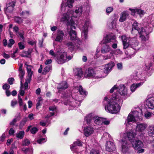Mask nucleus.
Returning a JSON list of instances; mask_svg holds the SVG:
<instances>
[{"label": "nucleus", "mask_w": 154, "mask_h": 154, "mask_svg": "<svg viewBox=\"0 0 154 154\" xmlns=\"http://www.w3.org/2000/svg\"><path fill=\"white\" fill-rule=\"evenodd\" d=\"M47 139L45 138H41L37 140L38 143L39 144H42L45 142Z\"/></svg>", "instance_id": "nucleus-57"}, {"label": "nucleus", "mask_w": 154, "mask_h": 154, "mask_svg": "<svg viewBox=\"0 0 154 154\" xmlns=\"http://www.w3.org/2000/svg\"><path fill=\"white\" fill-rule=\"evenodd\" d=\"M14 20L18 24L22 23L23 21V20L21 17H15Z\"/></svg>", "instance_id": "nucleus-41"}, {"label": "nucleus", "mask_w": 154, "mask_h": 154, "mask_svg": "<svg viewBox=\"0 0 154 154\" xmlns=\"http://www.w3.org/2000/svg\"><path fill=\"white\" fill-rule=\"evenodd\" d=\"M38 130L37 128L34 127L31 128L30 131L32 134H35L38 131Z\"/></svg>", "instance_id": "nucleus-50"}, {"label": "nucleus", "mask_w": 154, "mask_h": 154, "mask_svg": "<svg viewBox=\"0 0 154 154\" xmlns=\"http://www.w3.org/2000/svg\"><path fill=\"white\" fill-rule=\"evenodd\" d=\"M85 120L88 125H95L94 124L100 126L102 124V118L97 116H93L91 114L87 115L85 118Z\"/></svg>", "instance_id": "nucleus-7"}, {"label": "nucleus", "mask_w": 154, "mask_h": 154, "mask_svg": "<svg viewBox=\"0 0 154 154\" xmlns=\"http://www.w3.org/2000/svg\"><path fill=\"white\" fill-rule=\"evenodd\" d=\"M10 85L8 84H4L3 86V88L4 89L8 90L10 88Z\"/></svg>", "instance_id": "nucleus-63"}, {"label": "nucleus", "mask_w": 154, "mask_h": 154, "mask_svg": "<svg viewBox=\"0 0 154 154\" xmlns=\"http://www.w3.org/2000/svg\"><path fill=\"white\" fill-rule=\"evenodd\" d=\"M122 152L123 153L128 152L130 147V143L127 141L122 140Z\"/></svg>", "instance_id": "nucleus-14"}, {"label": "nucleus", "mask_w": 154, "mask_h": 154, "mask_svg": "<svg viewBox=\"0 0 154 154\" xmlns=\"http://www.w3.org/2000/svg\"><path fill=\"white\" fill-rule=\"evenodd\" d=\"M17 103V102L16 100H12L11 102V105L12 107H14L15 105Z\"/></svg>", "instance_id": "nucleus-60"}, {"label": "nucleus", "mask_w": 154, "mask_h": 154, "mask_svg": "<svg viewBox=\"0 0 154 154\" xmlns=\"http://www.w3.org/2000/svg\"><path fill=\"white\" fill-rule=\"evenodd\" d=\"M52 67L50 66H46L42 72L44 74H46L47 73L49 72L51 69Z\"/></svg>", "instance_id": "nucleus-38"}, {"label": "nucleus", "mask_w": 154, "mask_h": 154, "mask_svg": "<svg viewBox=\"0 0 154 154\" xmlns=\"http://www.w3.org/2000/svg\"><path fill=\"white\" fill-rule=\"evenodd\" d=\"M117 67L119 69L121 70L122 68V63H119L117 65Z\"/></svg>", "instance_id": "nucleus-64"}, {"label": "nucleus", "mask_w": 154, "mask_h": 154, "mask_svg": "<svg viewBox=\"0 0 154 154\" xmlns=\"http://www.w3.org/2000/svg\"><path fill=\"white\" fill-rule=\"evenodd\" d=\"M118 88L116 85H115L110 90V92L111 93L113 92L114 91H118Z\"/></svg>", "instance_id": "nucleus-53"}, {"label": "nucleus", "mask_w": 154, "mask_h": 154, "mask_svg": "<svg viewBox=\"0 0 154 154\" xmlns=\"http://www.w3.org/2000/svg\"><path fill=\"white\" fill-rule=\"evenodd\" d=\"M146 104L149 108L154 109V94L150 95L148 96Z\"/></svg>", "instance_id": "nucleus-13"}, {"label": "nucleus", "mask_w": 154, "mask_h": 154, "mask_svg": "<svg viewBox=\"0 0 154 154\" xmlns=\"http://www.w3.org/2000/svg\"><path fill=\"white\" fill-rule=\"evenodd\" d=\"M122 102L121 97L114 93L110 98L105 97L103 103L106 112L115 114L120 111L119 104Z\"/></svg>", "instance_id": "nucleus-2"}, {"label": "nucleus", "mask_w": 154, "mask_h": 154, "mask_svg": "<svg viewBox=\"0 0 154 154\" xmlns=\"http://www.w3.org/2000/svg\"><path fill=\"white\" fill-rule=\"evenodd\" d=\"M30 143L29 140L27 139H24L23 141L22 145L23 146H27Z\"/></svg>", "instance_id": "nucleus-46"}, {"label": "nucleus", "mask_w": 154, "mask_h": 154, "mask_svg": "<svg viewBox=\"0 0 154 154\" xmlns=\"http://www.w3.org/2000/svg\"><path fill=\"white\" fill-rule=\"evenodd\" d=\"M117 19L115 18L111 22L109 25V27L111 28L115 29L116 27V21Z\"/></svg>", "instance_id": "nucleus-35"}, {"label": "nucleus", "mask_w": 154, "mask_h": 154, "mask_svg": "<svg viewBox=\"0 0 154 154\" xmlns=\"http://www.w3.org/2000/svg\"><path fill=\"white\" fill-rule=\"evenodd\" d=\"M56 107L55 106H50L49 107V109L50 111H52L53 112H50V114L48 115H47L45 117V118H48L53 116L54 114V112L56 110Z\"/></svg>", "instance_id": "nucleus-31"}, {"label": "nucleus", "mask_w": 154, "mask_h": 154, "mask_svg": "<svg viewBox=\"0 0 154 154\" xmlns=\"http://www.w3.org/2000/svg\"><path fill=\"white\" fill-rule=\"evenodd\" d=\"M14 43L15 41L13 39H10L9 41V43L8 45V46L9 48H11Z\"/></svg>", "instance_id": "nucleus-45"}, {"label": "nucleus", "mask_w": 154, "mask_h": 154, "mask_svg": "<svg viewBox=\"0 0 154 154\" xmlns=\"http://www.w3.org/2000/svg\"><path fill=\"white\" fill-rule=\"evenodd\" d=\"M118 92L120 94L119 95L118 94L119 96L121 97V95L125 96L127 95V89L123 85H121L119 86L118 88Z\"/></svg>", "instance_id": "nucleus-16"}, {"label": "nucleus", "mask_w": 154, "mask_h": 154, "mask_svg": "<svg viewBox=\"0 0 154 154\" xmlns=\"http://www.w3.org/2000/svg\"><path fill=\"white\" fill-rule=\"evenodd\" d=\"M130 113H131L136 119H137L141 116V111L140 108H137L132 111Z\"/></svg>", "instance_id": "nucleus-26"}, {"label": "nucleus", "mask_w": 154, "mask_h": 154, "mask_svg": "<svg viewBox=\"0 0 154 154\" xmlns=\"http://www.w3.org/2000/svg\"><path fill=\"white\" fill-rule=\"evenodd\" d=\"M65 33L64 31L59 29L57 31L55 41L61 43L64 39Z\"/></svg>", "instance_id": "nucleus-11"}, {"label": "nucleus", "mask_w": 154, "mask_h": 154, "mask_svg": "<svg viewBox=\"0 0 154 154\" xmlns=\"http://www.w3.org/2000/svg\"><path fill=\"white\" fill-rule=\"evenodd\" d=\"M136 133L133 130L128 131L126 134L122 133L121 135V137H122L127 136L134 149L137 151V153H140L143 152L144 151V149L142 148L143 146V143L140 140L136 139Z\"/></svg>", "instance_id": "nucleus-3"}, {"label": "nucleus", "mask_w": 154, "mask_h": 154, "mask_svg": "<svg viewBox=\"0 0 154 154\" xmlns=\"http://www.w3.org/2000/svg\"><path fill=\"white\" fill-rule=\"evenodd\" d=\"M129 15V13L127 11H125L122 12L120 14V16L119 19V21L121 22H123L127 19Z\"/></svg>", "instance_id": "nucleus-24"}, {"label": "nucleus", "mask_w": 154, "mask_h": 154, "mask_svg": "<svg viewBox=\"0 0 154 154\" xmlns=\"http://www.w3.org/2000/svg\"><path fill=\"white\" fill-rule=\"evenodd\" d=\"M134 79L137 80H144L145 76L143 73H140L139 72H136L134 73Z\"/></svg>", "instance_id": "nucleus-27"}, {"label": "nucleus", "mask_w": 154, "mask_h": 154, "mask_svg": "<svg viewBox=\"0 0 154 154\" xmlns=\"http://www.w3.org/2000/svg\"><path fill=\"white\" fill-rule=\"evenodd\" d=\"M110 53L109 54L104 56L103 59L104 60H107L110 59L113 56V51H111L109 52Z\"/></svg>", "instance_id": "nucleus-43"}, {"label": "nucleus", "mask_w": 154, "mask_h": 154, "mask_svg": "<svg viewBox=\"0 0 154 154\" xmlns=\"http://www.w3.org/2000/svg\"><path fill=\"white\" fill-rule=\"evenodd\" d=\"M68 87V85L67 82H63L59 85L57 86V89L59 91H62L66 89Z\"/></svg>", "instance_id": "nucleus-29"}, {"label": "nucleus", "mask_w": 154, "mask_h": 154, "mask_svg": "<svg viewBox=\"0 0 154 154\" xmlns=\"http://www.w3.org/2000/svg\"><path fill=\"white\" fill-rule=\"evenodd\" d=\"M95 73L94 69L91 68L87 70L85 73V76L88 78H92L95 77Z\"/></svg>", "instance_id": "nucleus-25"}, {"label": "nucleus", "mask_w": 154, "mask_h": 154, "mask_svg": "<svg viewBox=\"0 0 154 154\" xmlns=\"http://www.w3.org/2000/svg\"><path fill=\"white\" fill-rule=\"evenodd\" d=\"M72 57L70 56H67L66 52L63 53L59 57H57V61L59 64H63L68 61L72 58Z\"/></svg>", "instance_id": "nucleus-10"}, {"label": "nucleus", "mask_w": 154, "mask_h": 154, "mask_svg": "<svg viewBox=\"0 0 154 154\" xmlns=\"http://www.w3.org/2000/svg\"><path fill=\"white\" fill-rule=\"evenodd\" d=\"M129 10L131 11V14L133 15H134L137 12V8L136 9H131L130 8Z\"/></svg>", "instance_id": "nucleus-62"}, {"label": "nucleus", "mask_w": 154, "mask_h": 154, "mask_svg": "<svg viewBox=\"0 0 154 154\" xmlns=\"http://www.w3.org/2000/svg\"><path fill=\"white\" fill-rule=\"evenodd\" d=\"M102 124L103 123L105 125H108L109 124L110 121L106 119L102 118Z\"/></svg>", "instance_id": "nucleus-47"}, {"label": "nucleus", "mask_w": 154, "mask_h": 154, "mask_svg": "<svg viewBox=\"0 0 154 154\" xmlns=\"http://www.w3.org/2000/svg\"><path fill=\"white\" fill-rule=\"evenodd\" d=\"M147 127V125L144 123H137L136 127V131H134L136 132V131L140 133H143L145 131ZM136 133V132H135Z\"/></svg>", "instance_id": "nucleus-15"}, {"label": "nucleus", "mask_w": 154, "mask_h": 154, "mask_svg": "<svg viewBox=\"0 0 154 154\" xmlns=\"http://www.w3.org/2000/svg\"><path fill=\"white\" fill-rule=\"evenodd\" d=\"M114 66V63L112 62H111L105 66L104 68V72L105 74H108L111 70L113 67Z\"/></svg>", "instance_id": "nucleus-23"}, {"label": "nucleus", "mask_w": 154, "mask_h": 154, "mask_svg": "<svg viewBox=\"0 0 154 154\" xmlns=\"http://www.w3.org/2000/svg\"><path fill=\"white\" fill-rule=\"evenodd\" d=\"M75 75L80 79L83 76V72L81 68H76L74 70Z\"/></svg>", "instance_id": "nucleus-28"}, {"label": "nucleus", "mask_w": 154, "mask_h": 154, "mask_svg": "<svg viewBox=\"0 0 154 154\" xmlns=\"http://www.w3.org/2000/svg\"><path fill=\"white\" fill-rule=\"evenodd\" d=\"M152 32L151 27H141L140 24L138 23L135 21L132 24V30L131 33L132 34L138 32L140 35L141 40L143 41H146L148 39V35Z\"/></svg>", "instance_id": "nucleus-4"}, {"label": "nucleus", "mask_w": 154, "mask_h": 154, "mask_svg": "<svg viewBox=\"0 0 154 154\" xmlns=\"http://www.w3.org/2000/svg\"><path fill=\"white\" fill-rule=\"evenodd\" d=\"M29 12L26 11H23L20 14V16L24 17H27L29 15Z\"/></svg>", "instance_id": "nucleus-36"}, {"label": "nucleus", "mask_w": 154, "mask_h": 154, "mask_svg": "<svg viewBox=\"0 0 154 154\" xmlns=\"http://www.w3.org/2000/svg\"><path fill=\"white\" fill-rule=\"evenodd\" d=\"M27 120V118H25L21 121L19 125L20 128V129H22V127L26 124Z\"/></svg>", "instance_id": "nucleus-40"}, {"label": "nucleus", "mask_w": 154, "mask_h": 154, "mask_svg": "<svg viewBox=\"0 0 154 154\" xmlns=\"http://www.w3.org/2000/svg\"><path fill=\"white\" fill-rule=\"evenodd\" d=\"M74 1L75 0H67L66 2H63L61 5V9L63 10V7H68L69 8H72L73 6V4Z\"/></svg>", "instance_id": "nucleus-19"}, {"label": "nucleus", "mask_w": 154, "mask_h": 154, "mask_svg": "<svg viewBox=\"0 0 154 154\" xmlns=\"http://www.w3.org/2000/svg\"><path fill=\"white\" fill-rule=\"evenodd\" d=\"M121 38L124 49H126L129 46L131 47L135 51L138 50L140 49V45L139 42L135 38H130L125 35H122Z\"/></svg>", "instance_id": "nucleus-5"}, {"label": "nucleus", "mask_w": 154, "mask_h": 154, "mask_svg": "<svg viewBox=\"0 0 154 154\" xmlns=\"http://www.w3.org/2000/svg\"><path fill=\"white\" fill-rule=\"evenodd\" d=\"M90 23V20L89 19H86L85 21V24L81 29V36L82 38L85 39L87 37L88 27Z\"/></svg>", "instance_id": "nucleus-8"}, {"label": "nucleus", "mask_w": 154, "mask_h": 154, "mask_svg": "<svg viewBox=\"0 0 154 154\" xmlns=\"http://www.w3.org/2000/svg\"><path fill=\"white\" fill-rule=\"evenodd\" d=\"M18 102L20 106H21L23 105L22 99L21 98L20 96L19 95L18 96Z\"/></svg>", "instance_id": "nucleus-55"}, {"label": "nucleus", "mask_w": 154, "mask_h": 154, "mask_svg": "<svg viewBox=\"0 0 154 154\" xmlns=\"http://www.w3.org/2000/svg\"><path fill=\"white\" fill-rule=\"evenodd\" d=\"M116 149L114 143L111 141H107L106 145V150L109 152L114 151Z\"/></svg>", "instance_id": "nucleus-17"}, {"label": "nucleus", "mask_w": 154, "mask_h": 154, "mask_svg": "<svg viewBox=\"0 0 154 154\" xmlns=\"http://www.w3.org/2000/svg\"><path fill=\"white\" fill-rule=\"evenodd\" d=\"M94 131L93 128L90 126L86 127L84 130V134L86 137L91 135L93 134Z\"/></svg>", "instance_id": "nucleus-21"}, {"label": "nucleus", "mask_w": 154, "mask_h": 154, "mask_svg": "<svg viewBox=\"0 0 154 154\" xmlns=\"http://www.w3.org/2000/svg\"><path fill=\"white\" fill-rule=\"evenodd\" d=\"M113 10V8L112 7H109L106 8V12L107 13H109Z\"/></svg>", "instance_id": "nucleus-59"}, {"label": "nucleus", "mask_w": 154, "mask_h": 154, "mask_svg": "<svg viewBox=\"0 0 154 154\" xmlns=\"http://www.w3.org/2000/svg\"><path fill=\"white\" fill-rule=\"evenodd\" d=\"M38 101L36 104V107L41 105L42 103V99L41 97H38Z\"/></svg>", "instance_id": "nucleus-54"}, {"label": "nucleus", "mask_w": 154, "mask_h": 154, "mask_svg": "<svg viewBox=\"0 0 154 154\" xmlns=\"http://www.w3.org/2000/svg\"><path fill=\"white\" fill-rule=\"evenodd\" d=\"M15 4V1H10L6 5L5 11V13L7 14L12 13L14 10Z\"/></svg>", "instance_id": "nucleus-12"}, {"label": "nucleus", "mask_w": 154, "mask_h": 154, "mask_svg": "<svg viewBox=\"0 0 154 154\" xmlns=\"http://www.w3.org/2000/svg\"><path fill=\"white\" fill-rule=\"evenodd\" d=\"M148 26H146L145 27H151L152 29V27H154V21L152 20L151 23H150L149 24L148 23Z\"/></svg>", "instance_id": "nucleus-58"}, {"label": "nucleus", "mask_w": 154, "mask_h": 154, "mask_svg": "<svg viewBox=\"0 0 154 154\" xmlns=\"http://www.w3.org/2000/svg\"><path fill=\"white\" fill-rule=\"evenodd\" d=\"M152 65V63L151 62L146 63L143 66V69L147 71L150 69Z\"/></svg>", "instance_id": "nucleus-34"}, {"label": "nucleus", "mask_w": 154, "mask_h": 154, "mask_svg": "<svg viewBox=\"0 0 154 154\" xmlns=\"http://www.w3.org/2000/svg\"><path fill=\"white\" fill-rule=\"evenodd\" d=\"M99 151L97 149H93L90 152V154H99Z\"/></svg>", "instance_id": "nucleus-52"}, {"label": "nucleus", "mask_w": 154, "mask_h": 154, "mask_svg": "<svg viewBox=\"0 0 154 154\" xmlns=\"http://www.w3.org/2000/svg\"><path fill=\"white\" fill-rule=\"evenodd\" d=\"M137 12L140 16L141 15H144L145 13V12L144 11L138 8H137Z\"/></svg>", "instance_id": "nucleus-48"}, {"label": "nucleus", "mask_w": 154, "mask_h": 154, "mask_svg": "<svg viewBox=\"0 0 154 154\" xmlns=\"http://www.w3.org/2000/svg\"><path fill=\"white\" fill-rule=\"evenodd\" d=\"M79 91L81 94L86 95L87 92L85 90H84L82 87V86L80 85L79 87Z\"/></svg>", "instance_id": "nucleus-39"}, {"label": "nucleus", "mask_w": 154, "mask_h": 154, "mask_svg": "<svg viewBox=\"0 0 154 154\" xmlns=\"http://www.w3.org/2000/svg\"><path fill=\"white\" fill-rule=\"evenodd\" d=\"M143 84V82H140L137 83H134L131 86L130 89L132 92L135 91L137 88L141 86Z\"/></svg>", "instance_id": "nucleus-30"}, {"label": "nucleus", "mask_w": 154, "mask_h": 154, "mask_svg": "<svg viewBox=\"0 0 154 154\" xmlns=\"http://www.w3.org/2000/svg\"><path fill=\"white\" fill-rule=\"evenodd\" d=\"M19 48L20 50L23 49L25 46L24 45V43L22 42H20L18 43Z\"/></svg>", "instance_id": "nucleus-51"}, {"label": "nucleus", "mask_w": 154, "mask_h": 154, "mask_svg": "<svg viewBox=\"0 0 154 154\" xmlns=\"http://www.w3.org/2000/svg\"><path fill=\"white\" fill-rule=\"evenodd\" d=\"M67 31L70 36L71 39L72 40H75V45L78 44L81 45L82 44V42L79 39H76V33L75 31L72 30L70 28H69L68 30V27H67Z\"/></svg>", "instance_id": "nucleus-9"}, {"label": "nucleus", "mask_w": 154, "mask_h": 154, "mask_svg": "<svg viewBox=\"0 0 154 154\" xmlns=\"http://www.w3.org/2000/svg\"><path fill=\"white\" fill-rule=\"evenodd\" d=\"M36 41L29 40L28 43L30 45H36Z\"/></svg>", "instance_id": "nucleus-61"}, {"label": "nucleus", "mask_w": 154, "mask_h": 154, "mask_svg": "<svg viewBox=\"0 0 154 154\" xmlns=\"http://www.w3.org/2000/svg\"><path fill=\"white\" fill-rule=\"evenodd\" d=\"M27 72L28 74V76L32 77V74H33L32 71H31L30 68H29L28 67L26 68Z\"/></svg>", "instance_id": "nucleus-49"}, {"label": "nucleus", "mask_w": 154, "mask_h": 154, "mask_svg": "<svg viewBox=\"0 0 154 154\" xmlns=\"http://www.w3.org/2000/svg\"><path fill=\"white\" fill-rule=\"evenodd\" d=\"M32 49H29L28 51H24L22 56L26 57H29L32 52Z\"/></svg>", "instance_id": "nucleus-37"}, {"label": "nucleus", "mask_w": 154, "mask_h": 154, "mask_svg": "<svg viewBox=\"0 0 154 154\" xmlns=\"http://www.w3.org/2000/svg\"><path fill=\"white\" fill-rule=\"evenodd\" d=\"M137 119L131 114L130 113L127 119L126 120L125 124L127 126L130 124L132 122L136 121Z\"/></svg>", "instance_id": "nucleus-22"}, {"label": "nucleus", "mask_w": 154, "mask_h": 154, "mask_svg": "<svg viewBox=\"0 0 154 154\" xmlns=\"http://www.w3.org/2000/svg\"><path fill=\"white\" fill-rule=\"evenodd\" d=\"M24 72H19V76L20 77V79L21 80V88L22 86H23V84L22 81V80L23 79V76H24Z\"/></svg>", "instance_id": "nucleus-42"}, {"label": "nucleus", "mask_w": 154, "mask_h": 154, "mask_svg": "<svg viewBox=\"0 0 154 154\" xmlns=\"http://www.w3.org/2000/svg\"><path fill=\"white\" fill-rule=\"evenodd\" d=\"M69 99V100H71V101L68 100H67V101L66 100L64 102L65 104L66 105H69L71 107H73L77 106V103H78V102H77L75 100L71 98V97H70Z\"/></svg>", "instance_id": "nucleus-20"}, {"label": "nucleus", "mask_w": 154, "mask_h": 154, "mask_svg": "<svg viewBox=\"0 0 154 154\" xmlns=\"http://www.w3.org/2000/svg\"><path fill=\"white\" fill-rule=\"evenodd\" d=\"M152 115H154V114L150 112H148L145 114V116L146 118L148 119L150 117L152 116Z\"/></svg>", "instance_id": "nucleus-56"}, {"label": "nucleus", "mask_w": 154, "mask_h": 154, "mask_svg": "<svg viewBox=\"0 0 154 154\" xmlns=\"http://www.w3.org/2000/svg\"><path fill=\"white\" fill-rule=\"evenodd\" d=\"M115 37L113 35H107L104 38L103 42L104 44L101 48V52L102 54L107 53L111 51V47L106 43L111 42H114Z\"/></svg>", "instance_id": "nucleus-6"}, {"label": "nucleus", "mask_w": 154, "mask_h": 154, "mask_svg": "<svg viewBox=\"0 0 154 154\" xmlns=\"http://www.w3.org/2000/svg\"><path fill=\"white\" fill-rule=\"evenodd\" d=\"M148 133L150 136L154 137V127L150 126Z\"/></svg>", "instance_id": "nucleus-33"}, {"label": "nucleus", "mask_w": 154, "mask_h": 154, "mask_svg": "<svg viewBox=\"0 0 154 154\" xmlns=\"http://www.w3.org/2000/svg\"><path fill=\"white\" fill-rule=\"evenodd\" d=\"M82 146V142L79 140L74 142L70 146L71 150L74 152H77L78 151L76 147L77 146Z\"/></svg>", "instance_id": "nucleus-18"}, {"label": "nucleus", "mask_w": 154, "mask_h": 154, "mask_svg": "<svg viewBox=\"0 0 154 154\" xmlns=\"http://www.w3.org/2000/svg\"><path fill=\"white\" fill-rule=\"evenodd\" d=\"M24 134L23 131H20L16 134V137L18 139H22L24 137Z\"/></svg>", "instance_id": "nucleus-32"}, {"label": "nucleus", "mask_w": 154, "mask_h": 154, "mask_svg": "<svg viewBox=\"0 0 154 154\" xmlns=\"http://www.w3.org/2000/svg\"><path fill=\"white\" fill-rule=\"evenodd\" d=\"M66 45L71 50L73 49L74 47V44L72 42H69L66 44Z\"/></svg>", "instance_id": "nucleus-44"}, {"label": "nucleus", "mask_w": 154, "mask_h": 154, "mask_svg": "<svg viewBox=\"0 0 154 154\" xmlns=\"http://www.w3.org/2000/svg\"><path fill=\"white\" fill-rule=\"evenodd\" d=\"M83 7L82 5H76L74 11L69 10L66 13L63 14L61 18V21L65 22L68 28H70L71 29H75V23L73 20L72 17H80L83 12V8L84 11H88L90 9V5L87 3H85Z\"/></svg>", "instance_id": "nucleus-1"}]
</instances>
